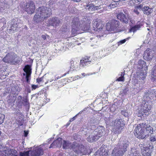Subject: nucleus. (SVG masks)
<instances>
[{
    "label": "nucleus",
    "instance_id": "f257e3e1",
    "mask_svg": "<svg viewBox=\"0 0 156 156\" xmlns=\"http://www.w3.org/2000/svg\"><path fill=\"white\" fill-rule=\"evenodd\" d=\"M134 134L139 139H144L147 137L149 134L153 133V129L149 124L148 121L146 120L136 127Z\"/></svg>",
    "mask_w": 156,
    "mask_h": 156
},
{
    "label": "nucleus",
    "instance_id": "f03ea898",
    "mask_svg": "<svg viewBox=\"0 0 156 156\" xmlns=\"http://www.w3.org/2000/svg\"><path fill=\"white\" fill-rule=\"evenodd\" d=\"M62 146L63 149H71L73 151L80 155L86 154L88 152L83 145L75 141L71 143L69 141L64 140Z\"/></svg>",
    "mask_w": 156,
    "mask_h": 156
},
{
    "label": "nucleus",
    "instance_id": "7ed1b4c3",
    "mask_svg": "<svg viewBox=\"0 0 156 156\" xmlns=\"http://www.w3.org/2000/svg\"><path fill=\"white\" fill-rule=\"evenodd\" d=\"M37 11L33 18V21L35 23L43 21L44 19L49 17L52 14L51 9L47 7H39L37 9Z\"/></svg>",
    "mask_w": 156,
    "mask_h": 156
},
{
    "label": "nucleus",
    "instance_id": "20e7f679",
    "mask_svg": "<svg viewBox=\"0 0 156 156\" xmlns=\"http://www.w3.org/2000/svg\"><path fill=\"white\" fill-rule=\"evenodd\" d=\"M105 129L103 126H98L96 129L91 132L87 137V141L90 142H93L97 140L104 134Z\"/></svg>",
    "mask_w": 156,
    "mask_h": 156
},
{
    "label": "nucleus",
    "instance_id": "39448f33",
    "mask_svg": "<svg viewBox=\"0 0 156 156\" xmlns=\"http://www.w3.org/2000/svg\"><path fill=\"white\" fill-rule=\"evenodd\" d=\"M151 104V102H147L144 105L142 104L137 113L138 116L142 118L143 117H145L146 115H148L150 112Z\"/></svg>",
    "mask_w": 156,
    "mask_h": 156
},
{
    "label": "nucleus",
    "instance_id": "423d86ee",
    "mask_svg": "<svg viewBox=\"0 0 156 156\" xmlns=\"http://www.w3.org/2000/svg\"><path fill=\"white\" fill-rule=\"evenodd\" d=\"M16 55L13 52L8 53L3 59L5 62L9 63L10 64L16 65L21 62V58L16 57Z\"/></svg>",
    "mask_w": 156,
    "mask_h": 156
},
{
    "label": "nucleus",
    "instance_id": "0eeeda50",
    "mask_svg": "<svg viewBox=\"0 0 156 156\" xmlns=\"http://www.w3.org/2000/svg\"><path fill=\"white\" fill-rule=\"evenodd\" d=\"M120 23L117 20H113L107 23L106 28L107 30L117 32V29L119 27Z\"/></svg>",
    "mask_w": 156,
    "mask_h": 156
},
{
    "label": "nucleus",
    "instance_id": "6e6552de",
    "mask_svg": "<svg viewBox=\"0 0 156 156\" xmlns=\"http://www.w3.org/2000/svg\"><path fill=\"white\" fill-rule=\"evenodd\" d=\"M81 23L79 19L77 17L74 18L72 20V31L73 33H76L81 28Z\"/></svg>",
    "mask_w": 156,
    "mask_h": 156
},
{
    "label": "nucleus",
    "instance_id": "1a4fd4ad",
    "mask_svg": "<svg viewBox=\"0 0 156 156\" xmlns=\"http://www.w3.org/2000/svg\"><path fill=\"white\" fill-rule=\"evenodd\" d=\"M35 7L34 2L32 1H29L26 3L25 9L28 13L32 14L35 11Z\"/></svg>",
    "mask_w": 156,
    "mask_h": 156
},
{
    "label": "nucleus",
    "instance_id": "9d476101",
    "mask_svg": "<svg viewBox=\"0 0 156 156\" xmlns=\"http://www.w3.org/2000/svg\"><path fill=\"white\" fill-rule=\"evenodd\" d=\"M44 154V151L41 147L34 148L32 151H30L31 156H40Z\"/></svg>",
    "mask_w": 156,
    "mask_h": 156
},
{
    "label": "nucleus",
    "instance_id": "9b49d317",
    "mask_svg": "<svg viewBox=\"0 0 156 156\" xmlns=\"http://www.w3.org/2000/svg\"><path fill=\"white\" fill-rule=\"evenodd\" d=\"M93 30L95 31L99 32L101 31L104 27L103 23L101 22H98L95 20H94L93 24Z\"/></svg>",
    "mask_w": 156,
    "mask_h": 156
},
{
    "label": "nucleus",
    "instance_id": "f8f14e48",
    "mask_svg": "<svg viewBox=\"0 0 156 156\" xmlns=\"http://www.w3.org/2000/svg\"><path fill=\"white\" fill-rule=\"evenodd\" d=\"M143 58L145 60L150 61L152 59L153 57V53L151 50L147 49L143 54Z\"/></svg>",
    "mask_w": 156,
    "mask_h": 156
},
{
    "label": "nucleus",
    "instance_id": "ddd939ff",
    "mask_svg": "<svg viewBox=\"0 0 156 156\" xmlns=\"http://www.w3.org/2000/svg\"><path fill=\"white\" fill-rule=\"evenodd\" d=\"M117 18L121 21L122 22L125 23H127L130 20L128 16H126L122 12L119 13L117 16Z\"/></svg>",
    "mask_w": 156,
    "mask_h": 156
},
{
    "label": "nucleus",
    "instance_id": "4468645a",
    "mask_svg": "<svg viewBox=\"0 0 156 156\" xmlns=\"http://www.w3.org/2000/svg\"><path fill=\"white\" fill-rule=\"evenodd\" d=\"M99 123V121L96 119H92L87 124V127L90 130H95L96 125Z\"/></svg>",
    "mask_w": 156,
    "mask_h": 156
},
{
    "label": "nucleus",
    "instance_id": "2eb2a0df",
    "mask_svg": "<svg viewBox=\"0 0 156 156\" xmlns=\"http://www.w3.org/2000/svg\"><path fill=\"white\" fill-rule=\"evenodd\" d=\"M119 148L124 153L127 151V148L129 146V142L126 140H123L122 144L118 143Z\"/></svg>",
    "mask_w": 156,
    "mask_h": 156
},
{
    "label": "nucleus",
    "instance_id": "dca6fc26",
    "mask_svg": "<svg viewBox=\"0 0 156 156\" xmlns=\"http://www.w3.org/2000/svg\"><path fill=\"white\" fill-rule=\"evenodd\" d=\"M62 138H58L56 140L53 142V143L51 144L49 148L61 147L62 143Z\"/></svg>",
    "mask_w": 156,
    "mask_h": 156
},
{
    "label": "nucleus",
    "instance_id": "f3484780",
    "mask_svg": "<svg viewBox=\"0 0 156 156\" xmlns=\"http://www.w3.org/2000/svg\"><path fill=\"white\" fill-rule=\"evenodd\" d=\"M144 150L142 151V154L143 156H149L152 152V147L150 146L149 147H144Z\"/></svg>",
    "mask_w": 156,
    "mask_h": 156
},
{
    "label": "nucleus",
    "instance_id": "a211bd4d",
    "mask_svg": "<svg viewBox=\"0 0 156 156\" xmlns=\"http://www.w3.org/2000/svg\"><path fill=\"white\" fill-rule=\"evenodd\" d=\"M137 75L140 76V77L141 78V80H144L146 76V71L147 69H144L143 70V69H137Z\"/></svg>",
    "mask_w": 156,
    "mask_h": 156
},
{
    "label": "nucleus",
    "instance_id": "6ab92c4d",
    "mask_svg": "<svg viewBox=\"0 0 156 156\" xmlns=\"http://www.w3.org/2000/svg\"><path fill=\"white\" fill-rule=\"evenodd\" d=\"M60 23V20L56 17L52 18L49 21V25L53 27L56 26Z\"/></svg>",
    "mask_w": 156,
    "mask_h": 156
},
{
    "label": "nucleus",
    "instance_id": "aec40b11",
    "mask_svg": "<svg viewBox=\"0 0 156 156\" xmlns=\"http://www.w3.org/2000/svg\"><path fill=\"white\" fill-rule=\"evenodd\" d=\"M119 148L117 149L115 147L113 150L112 156H122L124 153Z\"/></svg>",
    "mask_w": 156,
    "mask_h": 156
},
{
    "label": "nucleus",
    "instance_id": "412c9836",
    "mask_svg": "<svg viewBox=\"0 0 156 156\" xmlns=\"http://www.w3.org/2000/svg\"><path fill=\"white\" fill-rule=\"evenodd\" d=\"M25 73H23L24 76H26V78L27 83L29 82V78L31 73L32 69H23Z\"/></svg>",
    "mask_w": 156,
    "mask_h": 156
},
{
    "label": "nucleus",
    "instance_id": "4be33fe9",
    "mask_svg": "<svg viewBox=\"0 0 156 156\" xmlns=\"http://www.w3.org/2000/svg\"><path fill=\"white\" fill-rule=\"evenodd\" d=\"M94 155L95 156H108L107 151H105L104 149L101 150L100 149L95 152Z\"/></svg>",
    "mask_w": 156,
    "mask_h": 156
},
{
    "label": "nucleus",
    "instance_id": "5701e85b",
    "mask_svg": "<svg viewBox=\"0 0 156 156\" xmlns=\"http://www.w3.org/2000/svg\"><path fill=\"white\" fill-rule=\"evenodd\" d=\"M90 130L87 126L83 125L80 129V133L86 136L90 132Z\"/></svg>",
    "mask_w": 156,
    "mask_h": 156
},
{
    "label": "nucleus",
    "instance_id": "b1692460",
    "mask_svg": "<svg viewBox=\"0 0 156 156\" xmlns=\"http://www.w3.org/2000/svg\"><path fill=\"white\" fill-rule=\"evenodd\" d=\"M7 101L8 104L11 106L14 105L16 97L13 95H10L7 97Z\"/></svg>",
    "mask_w": 156,
    "mask_h": 156
},
{
    "label": "nucleus",
    "instance_id": "393cba45",
    "mask_svg": "<svg viewBox=\"0 0 156 156\" xmlns=\"http://www.w3.org/2000/svg\"><path fill=\"white\" fill-rule=\"evenodd\" d=\"M21 88L17 85H15L11 88V92L13 94H18L20 91Z\"/></svg>",
    "mask_w": 156,
    "mask_h": 156
},
{
    "label": "nucleus",
    "instance_id": "a878e982",
    "mask_svg": "<svg viewBox=\"0 0 156 156\" xmlns=\"http://www.w3.org/2000/svg\"><path fill=\"white\" fill-rule=\"evenodd\" d=\"M88 58H83L80 61V66L81 67H86L85 66L88 65L90 64V61L88 60Z\"/></svg>",
    "mask_w": 156,
    "mask_h": 156
},
{
    "label": "nucleus",
    "instance_id": "bb28decb",
    "mask_svg": "<svg viewBox=\"0 0 156 156\" xmlns=\"http://www.w3.org/2000/svg\"><path fill=\"white\" fill-rule=\"evenodd\" d=\"M143 11L144 14L149 15L153 12V10L152 8L146 6L143 8Z\"/></svg>",
    "mask_w": 156,
    "mask_h": 156
},
{
    "label": "nucleus",
    "instance_id": "cd10ccee",
    "mask_svg": "<svg viewBox=\"0 0 156 156\" xmlns=\"http://www.w3.org/2000/svg\"><path fill=\"white\" fill-rule=\"evenodd\" d=\"M138 64L139 67L138 68H147L148 66L147 64L144 61L142 60H140L138 61Z\"/></svg>",
    "mask_w": 156,
    "mask_h": 156
},
{
    "label": "nucleus",
    "instance_id": "c85d7f7f",
    "mask_svg": "<svg viewBox=\"0 0 156 156\" xmlns=\"http://www.w3.org/2000/svg\"><path fill=\"white\" fill-rule=\"evenodd\" d=\"M114 125L115 126H124L125 125V123L122 119H116L114 122Z\"/></svg>",
    "mask_w": 156,
    "mask_h": 156
},
{
    "label": "nucleus",
    "instance_id": "c756f323",
    "mask_svg": "<svg viewBox=\"0 0 156 156\" xmlns=\"http://www.w3.org/2000/svg\"><path fill=\"white\" fill-rule=\"evenodd\" d=\"M83 24L81 25V28L80 29L83 31H88L89 30L90 28V24L89 23H87V22L83 23Z\"/></svg>",
    "mask_w": 156,
    "mask_h": 156
},
{
    "label": "nucleus",
    "instance_id": "7c9ffc66",
    "mask_svg": "<svg viewBox=\"0 0 156 156\" xmlns=\"http://www.w3.org/2000/svg\"><path fill=\"white\" fill-rule=\"evenodd\" d=\"M151 80L153 82L156 81V69H152L151 71Z\"/></svg>",
    "mask_w": 156,
    "mask_h": 156
},
{
    "label": "nucleus",
    "instance_id": "2f4dec72",
    "mask_svg": "<svg viewBox=\"0 0 156 156\" xmlns=\"http://www.w3.org/2000/svg\"><path fill=\"white\" fill-rule=\"evenodd\" d=\"M114 133L116 134H119L121 133L122 132V129L124 128V126H115Z\"/></svg>",
    "mask_w": 156,
    "mask_h": 156
},
{
    "label": "nucleus",
    "instance_id": "473e14b6",
    "mask_svg": "<svg viewBox=\"0 0 156 156\" xmlns=\"http://www.w3.org/2000/svg\"><path fill=\"white\" fill-rule=\"evenodd\" d=\"M8 152L9 155L7 156H18L17 151L14 149H10Z\"/></svg>",
    "mask_w": 156,
    "mask_h": 156
},
{
    "label": "nucleus",
    "instance_id": "72a5a7b5",
    "mask_svg": "<svg viewBox=\"0 0 156 156\" xmlns=\"http://www.w3.org/2000/svg\"><path fill=\"white\" fill-rule=\"evenodd\" d=\"M30 154V151H24L23 152H20V156H29Z\"/></svg>",
    "mask_w": 156,
    "mask_h": 156
},
{
    "label": "nucleus",
    "instance_id": "f704fd0d",
    "mask_svg": "<svg viewBox=\"0 0 156 156\" xmlns=\"http://www.w3.org/2000/svg\"><path fill=\"white\" fill-rule=\"evenodd\" d=\"M23 104L27 107H29V103L28 101V99L26 98H23Z\"/></svg>",
    "mask_w": 156,
    "mask_h": 156
},
{
    "label": "nucleus",
    "instance_id": "c9c22d12",
    "mask_svg": "<svg viewBox=\"0 0 156 156\" xmlns=\"http://www.w3.org/2000/svg\"><path fill=\"white\" fill-rule=\"evenodd\" d=\"M83 154H81L80 155L79 154L77 153L75 151H73L70 152L69 153V155L68 156H81Z\"/></svg>",
    "mask_w": 156,
    "mask_h": 156
},
{
    "label": "nucleus",
    "instance_id": "e433bc0d",
    "mask_svg": "<svg viewBox=\"0 0 156 156\" xmlns=\"http://www.w3.org/2000/svg\"><path fill=\"white\" fill-rule=\"evenodd\" d=\"M18 27V25H17V23H14L12 24V25L10 27V29L11 30H12L13 31L15 30H16V28Z\"/></svg>",
    "mask_w": 156,
    "mask_h": 156
},
{
    "label": "nucleus",
    "instance_id": "4c0bfd02",
    "mask_svg": "<svg viewBox=\"0 0 156 156\" xmlns=\"http://www.w3.org/2000/svg\"><path fill=\"white\" fill-rule=\"evenodd\" d=\"M128 112L127 110H124L121 111V113L122 115H124L125 117H128L129 116L128 114Z\"/></svg>",
    "mask_w": 156,
    "mask_h": 156
},
{
    "label": "nucleus",
    "instance_id": "58836bf2",
    "mask_svg": "<svg viewBox=\"0 0 156 156\" xmlns=\"http://www.w3.org/2000/svg\"><path fill=\"white\" fill-rule=\"evenodd\" d=\"M117 106L115 104L112 105L110 107V111L112 112H114L117 109Z\"/></svg>",
    "mask_w": 156,
    "mask_h": 156
},
{
    "label": "nucleus",
    "instance_id": "ea45409f",
    "mask_svg": "<svg viewBox=\"0 0 156 156\" xmlns=\"http://www.w3.org/2000/svg\"><path fill=\"white\" fill-rule=\"evenodd\" d=\"M5 118L4 115L0 114V124H1L3 122Z\"/></svg>",
    "mask_w": 156,
    "mask_h": 156
},
{
    "label": "nucleus",
    "instance_id": "a19ab883",
    "mask_svg": "<svg viewBox=\"0 0 156 156\" xmlns=\"http://www.w3.org/2000/svg\"><path fill=\"white\" fill-rule=\"evenodd\" d=\"M129 38V37L128 38H127L126 39H124L123 40H121V41H120L119 42H118V46H119L120 45L122 44L125 43L126 42V41L127 40H128Z\"/></svg>",
    "mask_w": 156,
    "mask_h": 156
},
{
    "label": "nucleus",
    "instance_id": "79ce46f5",
    "mask_svg": "<svg viewBox=\"0 0 156 156\" xmlns=\"http://www.w3.org/2000/svg\"><path fill=\"white\" fill-rule=\"evenodd\" d=\"M98 37H101V36H100V35H98L97 36H96L94 38H90V40H93V41H90V42H93L94 44L95 43H96L97 42L96 40H97V39Z\"/></svg>",
    "mask_w": 156,
    "mask_h": 156
},
{
    "label": "nucleus",
    "instance_id": "37998d69",
    "mask_svg": "<svg viewBox=\"0 0 156 156\" xmlns=\"http://www.w3.org/2000/svg\"><path fill=\"white\" fill-rule=\"evenodd\" d=\"M117 5L116 2L113 1L109 5V7H110L111 8H114V7L116 6Z\"/></svg>",
    "mask_w": 156,
    "mask_h": 156
},
{
    "label": "nucleus",
    "instance_id": "c03bdc74",
    "mask_svg": "<svg viewBox=\"0 0 156 156\" xmlns=\"http://www.w3.org/2000/svg\"><path fill=\"white\" fill-rule=\"evenodd\" d=\"M155 90H156V87H154L149 89V91H150V93H151L152 94H153L154 92H155Z\"/></svg>",
    "mask_w": 156,
    "mask_h": 156
},
{
    "label": "nucleus",
    "instance_id": "a18cd8bd",
    "mask_svg": "<svg viewBox=\"0 0 156 156\" xmlns=\"http://www.w3.org/2000/svg\"><path fill=\"white\" fill-rule=\"evenodd\" d=\"M89 6V8H88V9H91V10H94L95 6L92 4L91 5H87V7H88Z\"/></svg>",
    "mask_w": 156,
    "mask_h": 156
},
{
    "label": "nucleus",
    "instance_id": "49530a36",
    "mask_svg": "<svg viewBox=\"0 0 156 156\" xmlns=\"http://www.w3.org/2000/svg\"><path fill=\"white\" fill-rule=\"evenodd\" d=\"M139 88L140 89H142L143 87V85L144 83V80H142L141 81V83H140V82H139Z\"/></svg>",
    "mask_w": 156,
    "mask_h": 156
},
{
    "label": "nucleus",
    "instance_id": "de8ad7c7",
    "mask_svg": "<svg viewBox=\"0 0 156 156\" xmlns=\"http://www.w3.org/2000/svg\"><path fill=\"white\" fill-rule=\"evenodd\" d=\"M136 149L135 148H132L130 151L131 155H132L136 151Z\"/></svg>",
    "mask_w": 156,
    "mask_h": 156
},
{
    "label": "nucleus",
    "instance_id": "09e8293b",
    "mask_svg": "<svg viewBox=\"0 0 156 156\" xmlns=\"http://www.w3.org/2000/svg\"><path fill=\"white\" fill-rule=\"evenodd\" d=\"M150 140L151 141L153 142L156 140V139L154 136H151Z\"/></svg>",
    "mask_w": 156,
    "mask_h": 156
},
{
    "label": "nucleus",
    "instance_id": "8fccbe9b",
    "mask_svg": "<svg viewBox=\"0 0 156 156\" xmlns=\"http://www.w3.org/2000/svg\"><path fill=\"white\" fill-rule=\"evenodd\" d=\"M124 80V76H121L117 79V80L119 81H122Z\"/></svg>",
    "mask_w": 156,
    "mask_h": 156
},
{
    "label": "nucleus",
    "instance_id": "3c124183",
    "mask_svg": "<svg viewBox=\"0 0 156 156\" xmlns=\"http://www.w3.org/2000/svg\"><path fill=\"white\" fill-rule=\"evenodd\" d=\"M25 90L27 91L28 93H30L31 92V90L30 87L28 86L26 88Z\"/></svg>",
    "mask_w": 156,
    "mask_h": 156
},
{
    "label": "nucleus",
    "instance_id": "603ef678",
    "mask_svg": "<svg viewBox=\"0 0 156 156\" xmlns=\"http://www.w3.org/2000/svg\"><path fill=\"white\" fill-rule=\"evenodd\" d=\"M128 90H129L128 88H125L123 90V93L124 94H126L127 93V92Z\"/></svg>",
    "mask_w": 156,
    "mask_h": 156
},
{
    "label": "nucleus",
    "instance_id": "864d4df0",
    "mask_svg": "<svg viewBox=\"0 0 156 156\" xmlns=\"http://www.w3.org/2000/svg\"><path fill=\"white\" fill-rule=\"evenodd\" d=\"M43 80V78L41 77L40 78H38L37 79V82L39 83L41 82Z\"/></svg>",
    "mask_w": 156,
    "mask_h": 156
},
{
    "label": "nucleus",
    "instance_id": "5fc2aeb1",
    "mask_svg": "<svg viewBox=\"0 0 156 156\" xmlns=\"http://www.w3.org/2000/svg\"><path fill=\"white\" fill-rule=\"evenodd\" d=\"M37 87V85H32V90H34Z\"/></svg>",
    "mask_w": 156,
    "mask_h": 156
},
{
    "label": "nucleus",
    "instance_id": "6e6d98bb",
    "mask_svg": "<svg viewBox=\"0 0 156 156\" xmlns=\"http://www.w3.org/2000/svg\"><path fill=\"white\" fill-rule=\"evenodd\" d=\"M134 12L136 13V14L138 15L139 13V12L138 10L136 9H135L134 10Z\"/></svg>",
    "mask_w": 156,
    "mask_h": 156
},
{
    "label": "nucleus",
    "instance_id": "4d7b16f0",
    "mask_svg": "<svg viewBox=\"0 0 156 156\" xmlns=\"http://www.w3.org/2000/svg\"><path fill=\"white\" fill-rule=\"evenodd\" d=\"M24 136H25L26 137L27 136V135L28 134V132L27 131H26L25 130H24Z\"/></svg>",
    "mask_w": 156,
    "mask_h": 156
},
{
    "label": "nucleus",
    "instance_id": "13d9d810",
    "mask_svg": "<svg viewBox=\"0 0 156 156\" xmlns=\"http://www.w3.org/2000/svg\"><path fill=\"white\" fill-rule=\"evenodd\" d=\"M31 65H26L24 68H31Z\"/></svg>",
    "mask_w": 156,
    "mask_h": 156
},
{
    "label": "nucleus",
    "instance_id": "bf43d9fd",
    "mask_svg": "<svg viewBox=\"0 0 156 156\" xmlns=\"http://www.w3.org/2000/svg\"><path fill=\"white\" fill-rule=\"evenodd\" d=\"M149 96V94L148 93H146L144 94V98H147Z\"/></svg>",
    "mask_w": 156,
    "mask_h": 156
},
{
    "label": "nucleus",
    "instance_id": "052dcab7",
    "mask_svg": "<svg viewBox=\"0 0 156 156\" xmlns=\"http://www.w3.org/2000/svg\"><path fill=\"white\" fill-rule=\"evenodd\" d=\"M132 155H133V156H140L139 155V153L138 152L136 153H134V154H132Z\"/></svg>",
    "mask_w": 156,
    "mask_h": 156
},
{
    "label": "nucleus",
    "instance_id": "680f3d73",
    "mask_svg": "<svg viewBox=\"0 0 156 156\" xmlns=\"http://www.w3.org/2000/svg\"><path fill=\"white\" fill-rule=\"evenodd\" d=\"M79 115V114H76L75 116H74V117H73L72 119V121H73L75 119V118L77 117V116Z\"/></svg>",
    "mask_w": 156,
    "mask_h": 156
},
{
    "label": "nucleus",
    "instance_id": "e2e57ef3",
    "mask_svg": "<svg viewBox=\"0 0 156 156\" xmlns=\"http://www.w3.org/2000/svg\"><path fill=\"white\" fill-rule=\"evenodd\" d=\"M86 109V108H84L83 110L80 111L78 114H81L83 112V111H85Z\"/></svg>",
    "mask_w": 156,
    "mask_h": 156
},
{
    "label": "nucleus",
    "instance_id": "0e129e2a",
    "mask_svg": "<svg viewBox=\"0 0 156 156\" xmlns=\"http://www.w3.org/2000/svg\"><path fill=\"white\" fill-rule=\"evenodd\" d=\"M42 37L44 40H45L46 39V37L44 35H42Z\"/></svg>",
    "mask_w": 156,
    "mask_h": 156
},
{
    "label": "nucleus",
    "instance_id": "69168bd1",
    "mask_svg": "<svg viewBox=\"0 0 156 156\" xmlns=\"http://www.w3.org/2000/svg\"><path fill=\"white\" fill-rule=\"evenodd\" d=\"M143 6L142 5H140L138 6L137 7V9H141L142 7Z\"/></svg>",
    "mask_w": 156,
    "mask_h": 156
},
{
    "label": "nucleus",
    "instance_id": "338daca9",
    "mask_svg": "<svg viewBox=\"0 0 156 156\" xmlns=\"http://www.w3.org/2000/svg\"><path fill=\"white\" fill-rule=\"evenodd\" d=\"M98 9H99V7L95 6L94 10H97Z\"/></svg>",
    "mask_w": 156,
    "mask_h": 156
},
{
    "label": "nucleus",
    "instance_id": "774afa93",
    "mask_svg": "<svg viewBox=\"0 0 156 156\" xmlns=\"http://www.w3.org/2000/svg\"><path fill=\"white\" fill-rule=\"evenodd\" d=\"M113 1L115 2H119L121 1V0H112Z\"/></svg>",
    "mask_w": 156,
    "mask_h": 156
}]
</instances>
